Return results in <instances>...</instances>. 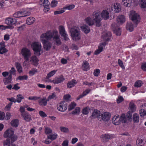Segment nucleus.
I'll use <instances>...</instances> for the list:
<instances>
[{"label": "nucleus", "mask_w": 146, "mask_h": 146, "mask_svg": "<svg viewBox=\"0 0 146 146\" xmlns=\"http://www.w3.org/2000/svg\"><path fill=\"white\" fill-rule=\"evenodd\" d=\"M100 14L99 11H94L93 14V20L90 17H88L85 19L86 23L90 26L95 23L96 26L100 27L101 25Z\"/></svg>", "instance_id": "nucleus-1"}, {"label": "nucleus", "mask_w": 146, "mask_h": 146, "mask_svg": "<svg viewBox=\"0 0 146 146\" xmlns=\"http://www.w3.org/2000/svg\"><path fill=\"white\" fill-rule=\"evenodd\" d=\"M52 38V35L50 33V31L43 33L40 36V40L43 43L44 48L46 50H49L51 48L52 44L48 41Z\"/></svg>", "instance_id": "nucleus-2"}, {"label": "nucleus", "mask_w": 146, "mask_h": 146, "mask_svg": "<svg viewBox=\"0 0 146 146\" xmlns=\"http://www.w3.org/2000/svg\"><path fill=\"white\" fill-rule=\"evenodd\" d=\"M70 31L73 40L76 41L80 39V31L78 27H73L71 29Z\"/></svg>", "instance_id": "nucleus-3"}, {"label": "nucleus", "mask_w": 146, "mask_h": 146, "mask_svg": "<svg viewBox=\"0 0 146 146\" xmlns=\"http://www.w3.org/2000/svg\"><path fill=\"white\" fill-rule=\"evenodd\" d=\"M119 116L115 115L112 118V122L114 125H118L121 122L122 123H125L127 122L126 117L124 114H122L120 117L118 119Z\"/></svg>", "instance_id": "nucleus-4"}, {"label": "nucleus", "mask_w": 146, "mask_h": 146, "mask_svg": "<svg viewBox=\"0 0 146 146\" xmlns=\"http://www.w3.org/2000/svg\"><path fill=\"white\" fill-rule=\"evenodd\" d=\"M130 17L133 23L135 24V27H136L140 21V15L135 11H132L130 12Z\"/></svg>", "instance_id": "nucleus-5"}, {"label": "nucleus", "mask_w": 146, "mask_h": 146, "mask_svg": "<svg viewBox=\"0 0 146 146\" xmlns=\"http://www.w3.org/2000/svg\"><path fill=\"white\" fill-rule=\"evenodd\" d=\"M21 53L25 61L24 63L27 62L29 60V58L31 56V53L30 50L26 48H23L21 50Z\"/></svg>", "instance_id": "nucleus-6"}, {"label": "nucleus", "mask_w": 146, "mask_h": 146, "mask_svg": "<svg viewBox=\"0 0 146 146\" xmlns=\"http://www.w3.org/2000/svg\"><path fill=\"white\" fill-rule=\"evenodd\" d=\"M31 46L35 52V54L37 56L40 55L41 48L40 44L38 42H34L32 44Z\"/></svg>", "instance_id": "nucleus-7"}, {"label": "nucleus", "mask_w": 146, "mask_h": 146, "mask_svg": "<svg viewBox=\"0 0 146 146\" xmlns=\"http://www.w3.org/2000/svg\"><path fill=\"white\" fill-rule=\"evenodd\" d=\"M15 130V129L12 127L10 128V144L12 143L17 139V136L14 134Z\"/></svg>", "instance_id": "nucleus-8"}, {"label": "nucleus", "mask_w": 146, "mask_h": 146, "mask_svg": "<svg viewBox=\"0 0 146 146\" xmlns=\"http://www.w3.org/2000/svg\"><path fill=\"white\" fill-rule=\"evenodd\" d=\"M50 33L52 35V38H53L56 44L57 45L61 44V42L59 36L58 35V32L57 31H54L52 32H50Z\"/></svg>", "instance_id": "nucleus-9"}, {"label": "nucleus", "mask_w": 146, "mask_h": 146, "mask_svg": "<svg viewBox=\"0 0 146 146\" xmlns=\"http://www.w3.org/2000/svg\"><path fill=\"white\" fill-rule=\"evenodd\" d=\"M67 107L66 102L65 101H63L61 102L59 104H58L57 108L58 111L61 112H64L66 110Z\"/></svg>", "instance_id": "nucleus-10"}, {"label": "nucleus", "mask_w": 146, "mask_h": 146, "mask_svg": "<svg viewBox=\"0 0 146 146\" xmlns=\"http://www.w3.org/2000/svg\"><path fill=\"white\" fill-rule=\"evenodd\" d=\"M59 31L61 36L63 37L64 39L66 41L69 39L68 37V35L66 33L64 27L63 26H59Z\"/></svg>", "instance_id": "nucleus-11"}, {"label": "nucleus", "mask_w": 146, "mask_h": 146, "mask_svg": "<svg viewBox=\"0 0 146 146\" xmlns=\"http://www.w3.org/2000/svg\"><path fill=\"white\" fill-rule=\"evenodd\" d=\"M111 26L114 33L117 36H120L121 35V31L120 28L119 27L118 25L115 23H113L112 24Z\"/></svg>", "instance_id": "nucleus-12"}, {"label": "nucleus", "mask_w": 146, "mask_h": 146, "mask_svg": "<svg viewBox=\"0 0 146 146\" xmlns=\"http://www.w3.org/2000/svg\"><path fill=\"white\" fill-rule=\"evenodd\" d=\"M3 137L4 138L7 139L3 142L4 145V146L6 145L9 146V128H8L5 131L3 134Z\"/></svg>", "instance_id": "nucleus-13"}, {"label": "nucleus", "mask_w": 146, "mask_h": 146, "mask_svg": "<svg viewBox=\"0 0 146 146\" xmlns=\"http://www.w3.org/2000/svg\"><path fill=\"white\" fill-rule=\"evenodd\" d=\"M64 80V77L62 75H61L58 77H56L54 80L51 81L50 80H48V81L53 82L54 84H58L62 82Z\"/></svg>", "instance_id": "nucleus-14"}, {"label": "nucleus", "mask_w": 146, "mask_h": 146, "mask_svg": "<svg viewBox=\"0 0 146 146\" xmlns=\"http://www.w3.org/2000/svg\"><path fill=\"white\" fill-rule=\"evenodd\" d=\"M101 114L100 111L97 110H94L90 117L92 119L97 118L98 119H100ZM101 120L100 119V120Z\"/></svg>", "instance_id": "nucleus-15"}, {"label": "nucleus", "mask_w": 146, "mask_h": 146, "mask_svg": "<svg viewBox=\"0 0 146 146\" xmlns=\"http://www.w3.org/2000/svg\"><path fill=\"white\" fill-rule=\"evenodd\" d=\"M111 34L110 32H108L105 33L103 34L102 37L105 41L104 42H106L107 44V42L110 40L111 38Z\"/></svg>", "instance_id": "nucleus-16"}, {"label": "nucleus", "mask_w": 146, "mask_h": 146, "mask_svg": "<svg viewBox=\"0 0 146 146\" xmlns=\"http://www.w3.org/2000/svg\"><path fill=\"white\" fill-rule=\"evenodd\" d=\"M101 119L105 121H107L110 119V115L108 112H105L104 113L101 114Z\"/></svg>", "instance_id": "nucleus-17"}, {"label": "nucleus", "mask_w": 146, "mask_h": 146, "mask_svg": "<svg viewBox=\"0 0 146 146\" xmlns=\"http://www.w3.org/2000/svg\"><path fill=\"white\" fill-rule=\"evenodd\" d=\"M117 23L116 24L118 25L119 24H122L124 23L125 22V19L123 15H121L117 17Z\"/></svg>", "instance_id": "nucleus-18"}, {"label": "nucleus", "mask_w": 146, "mask_h": 146, "mask_svg": "<svg viewBox=\"0 0 146 146\" xmlns=\"http://www.w3.org/2000/svg\"><path fill=\"white\" fill-rule=\"evenodd\" d=\"M107 44L106 42H104L100 44L99 46L98 47V48L94 52V54L96 55L100 53L102 50L103 46Z\"/></svg>", "instance_id": "nucleus-19"}, {"label": "nucleus", "mask_w": 146, "mask_h": 146, "mask_svg": "<svg viewBox=\"0 0 146 146\" xmlns=\"http://www.w3.org/2000/svg\"><path fill=\"white\" fill-rule=\"evenodd\" d=\"M102 17L105 20H107L109 18V15L108 12L106 10H103L102 13L100 11Z\"/></svg>", "instance_id": "nucleus-20"}, {"label": "nucleus", "mask_w": 146, "mask_h": 146, "mask_svg": "<svg viewBox=\"0 0 146 146\" xmlns=\"http://www.w3.org/2000/svg\"><path fill=\"white\" fill-rule=\"evenodd\" d=\"M38 60L35 56H33L31 57L30 61L31 63L35 66H37L38 64Z\"/></svg>", "instance_id": "nucleus-21"}, {"label": "nucleus", "mask_w": 146, "mask_h": 146, "mask_svg": "<svg viewBox=\"0 0 146 146\" xmlns=\"http://www.w3.org/2000/svg\"><path fill=\"white\" fill-rule=\"evenodd\" d=\"M135 24L133 25L131 22H128L126 25V29L130 32H132L134 28L135 27Z\"/></svg>", "instance_id": "nucleus-22"}, {"label": "nucleus", "mask_w": 146, "mask_h": 146, "mask_svg": "<svg viewBox=\"0 0 146 146\" xmlns=\"http://www.w3.org/2000/svg\"><path fill=\"white\" fill-rule=\"evenodd\" d=\"M17 21L15 19H13L10 18V29H13L16 26Z\"/></svg>", "instance_id": "nucleus-23"}, {"label": "nucleus", "mask_w": 146, "mask_h": 146, "mask_svg": "<svg viewBox=\"0 0 146 146\" xmlns=\"http://www.w3.org/2000/svg\"><path fill=\"white\" fill-rule=\"evenodd\" d=\"M10 123L12 127L17 128L19 124V121L17 119H14L11 121Z\"/></svg>", "instance_id": "nucleus-24"}, {"label": "nucleus", "mask_w": 146, "mask_h": 146, "mask_svg": "<svg viewBox=\"0 0 146 146\" xmlns=\"http://www.w3.org/2000/svg\"><path fill=\"white\" fill-rule=\"evenodd\" d=\"M22 116L24 119L27 122H29L31 120V115L27 113L21 114Z\"/></svg>", "instance_id": "nucleus-25"}, {"label": "nucleus", "mask_w": 146, "mask_h": 146, "mask_svg": "<svg viewBox=\"0 0 146 146\" xmlns=\"http://www.w3.org/2000/svg\"><path fill=\"white\" fill-rule=\"evenodd\" d=\"M132 0H122L121 4L124 6L130 7L132 3Z\"/></svg>", "instance_id": "nucleus-26"}, {"label": "nucleus", "mask_w": 146, "mask_h": 146, "mask_svg": "<svg viewBox=\"0 0 146 146\" xmlns=\"http://www.w3.org/2000/svg\"><path fill=\"white\" fill-rule=\"evenodd\" d=\"M82 67L84 70H87L90 69L89 63L86 61H84L82 65Z\"/></svg>", "instance_id": "nucleus-27"}, {"label": "nucleus", "mask_w": 146, "mask_h": 146, "mask_svg": "<svg viewBox=\"0 0 146 146\" xmlns=\"http://www.w3.org/2000/svg\"><path fill=\"white\" fill-rule=\"evenodd\" d=\"M113 11L115 13H119L121 10V7L120 4L118 3L115 4L114 5Z\"/></svg>", "instance_id": "nucleus-28"}, {"label": "nucleus", "mask_w": 146, "mask_h": 146, "mask_svg": "<svg viewBox=\"0 0 146 146\" xmlns=\"http://www.w3.org/2000/svg\"><path fill=\"white\" fill-rule=\"evenodd\" d=\"M77 83L76 81L74 79L69 81L67 84V87L68 88H71L74 86Z\"/></svg>", "instance_id": "nucleus-29"}, {"label": "nucleus", "mask_w": 146, "mask_h": 146, "mask_svg": "<svg viewBox=\"0 0 146 146\" xmlns=\"http://www.w3.org/2000/svg\"><path fill=\"white\" fill-rule=\"evenodd\" d=\"M47 100L46 98H41L38 101L39 105L41 106H46L47 103Z\"/></svg>", "instance_id": "nucleus-30"}, {"label": "nucleus", "mask_w": 146, "mask_h": 146, "mask_svg": "<svg viewBox=\"0 0 146 146\" xmlns=\"http://www.w3.org/2000/svg\"><path fill=\"white\" fill-rule=\"evenodd\" d=\"M81 28L82 31L86 34L89 33L90 31V28L86 25H84L82 26Z\"/></svg>", "instance_id": "nucleus-31"}, {"label": "nucleus", "mask_w": 146, "mask_h": 146, "mask_svg": "<svg viewBox=\"0 0 146 146\" xmlns=\"http://www.w3.org/2000/svg\"><path fill=\"white\" fill-rule=\"evenodd\" d=\"M35 19L32 17H30L28 18L26 20V23L29 25H31L35 22Z\"/></svg>", "instance_id": "nucleus-32"}, {"label": "nucleus", "mask_w": 146, "mask_h": 146, "mask_svg": "<svg viewBox=\"0 0 146 146\" xmlns=\"http://www.w3.org/2000/svg\"><path fill=\"white\" fill-rule=\"evenodd\" d=\"M5 44L0 45V54H3L8 51V50L5 48Z\"/></svg>", "instance_id": "nucleus-33"}, {"label": "nucleus", "mask_w": 146, "mask_h": 146, "mask_svg": "<svg viewBox=\"0 0 146 146\" xmlns=\"http://www.w3.org/2000/svg\"><path fill=\"white\" fill-rule=\"evenodd\" d=\"M91 90L90 89H87L84 91L82 94L80 95L79 97L77 99V100H79L80 98H82L84 96H86V94H88L90 92Z\"/></svg>", "instance_id": "nucleus-34"}, {"label": "nucleus", "mask_w": 146, "mask_h": 146, "mask_svg": "<svg viewBox=\"0 0 146 146\" xmlns=\"http://www.w3.org/2000/svg\"><path fill=\"white\" fill-rule=\"evenodd\" d=\"M129 108L130 111L132 112H134L136 110L135 106L132 102H130L129 105Z\"/></svg>", "instance_id": "nucleus-35"}, {"label": "nucleus", "mask_w": 146, "mask_h": 146, "mask_svg": "<svg viewBox=\"0 0 146 146\" xmlns=\"http://www.w3.org/2000/svg\"><path fill=\"white\" fill-rule=\"evenodd\" d=\"M13 16L15 18L20 17H23V11H18L15 13Z\"/></svg>", "instance_id": "nucleus-36"}, {"label": "nucleus", "mask_w": 146, "mask_h": 146, "mask_svg": "<svg viewBox=\"0 0 146 146\" xmlns=\"http://www.w3.org/2000/svg\"><path fill=\"white\" fill-rule=\"evenodd\" d=\"M139 3L141 8H146V0H140Z\"/></svg>", "instance_id": "nucleus-37"}, {"label": "nucleus", "mask_w": 146, "mask_h": 146, "mask_svg": "<svg viewBox=\"0 0 146 146\" xmlns=\"http://www.w3.org/2000/svg\"><path fill=\"white\" fill-rule=\"evenodd\" d=\"M57 134L54 133L48 136L47 138L50 139L52 141L55 139L57 137Z\"/></svg>", "instance_id": "nucleus-38"}, {"label": "nucleus", "mask_w": 146, "mask_h": 146, "mask_svg": "<svg viewBox=\"0 0 146 146\" xmlns=\"http://www.w3.org/2000/svg\"><path fill=\"white\" fill-rule=\"evenodd\" d=\"M102 140L103 142L108 141L109 139H111V136L109 135H102Z\"/></svg>", "instance_id": "nucleus-39"}, {"label": "nucleus", "mask_w": 146, "mask_h": 146, "mask_svg": "<svg viewBox=\"0 0 146 146\" xmlns=\"http://www.w3.org/2000/svg\"><path fill=\"white\" fill-rule=\"evenodd\" d=\"M15 66L17 71L20 73L22 72V68L21 64L18 62L16 63Z\"/></svg>", "instance_id": "nucleus-40"}, {"label": "nucleus", "mask_w": 146, "mask_h": 146, "mask_svg": "<svg viewBox=\"0 0 146 146\" xmlns=\"http://www.w3.org/2000/svg\"><path fill=\"white\" fill-rule=\"evenodd\" d=\"M133 120L135 122L138 123L139 120V116L137 113H135L133 115Z\"/></svg>", "instance_id": "nucleus-41"}, {"label": "nucleus", "mask_w": 146, "mask_h": 146, "mask_svg": "<svg viewBox=\"0 0 146 146\" xmlns=\"http://www.w3.org/2000/svg\"><path fill=\"white\" fill-rule=\"evenodd\" d=\"M56 70H53L50 72L48 73L46 77V78L47 79H48L50 77L53 76L56 73Z\"/></svg>", "instance_id": "nucleus-42"}, {"label": "nucleus", "mask_w": 146, "mask_h": 146, "mask_svg": "<svg viewBox=\"0 0 146 146\" xmlns=\"http://www.w3.org/2000/svg\"><path fill=\"white\" fill-rule=\"evenodd\" d=\"M45 133L46 135H49L52 132V130L47 127H45Z\"/></svg>", "instance_id": "nucleus-43"}, {"label": "nucleus", "mask_w": 146, "mask_h": 146, "mask_svg": "<svg viewBox=\"0 0 146 146\" xmlns=\"http://www.w3.org/2000/svg\"><path fill=\"white\" fill-rule=\"evenodd\" d=\"M76 104L74 102H72L69 105L68 110L70 111L73 109L76 106Z\"/></svg>", "instance_id": "nucleus-44"}, {"label": "nucleus", "mask_w": 146, "mask_h": 146, "mask_svg": "<svg viewBox=\"0 0 146 146\" xmlns=\"http://www.w3.org/2000/svg\"><path fill=\"white\" fill-rule=\"evenodd\" d=\"M143 141L142 139L139 138L136 141V144L138 145H139V146H141V145L144 146H143Z\"/></svg>", "instance_id": "nucleus-45"}, {"label": "nucleus", "mask_w": 146, "mask_h": 146, "mask_svg": "<svg viewBox=\"0 0 146 146\" xmlns=\"http://www.w3.org/2000/svg\"><path fill=\"white\" fill-rule=\"evenodd\" d=\"M28 77L27 76L25 75L23 76H19L17 78V80H27V79Z\"/></svg>", "instance_id": "nucleus-46"}, {"label": "nucleus", "mask_w": 146, "mask_h": 146, "mask_svg": "<svg viewBox=\"0 0 146 146\" xmlns=\"http://www.w3.org/2000/svg\"><path fill=\"white\" fill-rule=\"evenodd\" d=\"M89 109L88 107H86L84 108L82 111V113L85 115H86L89 113Z\"/></svg>", "instance_id": "nucleus-47"}, {"label": "nucleus", "mask_w": 146, "mask_h": 146, "mask_svg": "<svg viewBox=\"0 0 146 146\" xmlns=\"http://www.w3.org/2000/svg\"><path fill=\"white\" fill-rule=\"evenodd\" d=\"M60 131L62 132L67 133L69 131V129L64 127H60Z\"/></svg>", "instance_id": "nucleus-48"}, {"label": "nucleus", "mask_w": 146, "mask_h": 146, "mask_svg": "<svg viewBox=\"0 0 146 146\" xmlns=\"http://www.w3.org/2000/svg\"><path fill=\"white\" fill-rule=\"evenodd\" d=\"M16 71L14 67L11 68V70H10V80L11 78V75H15Z\"/></svg>", "instance_id": "nucleus-49"}, {"label": "nucleus", "mask_w": 146, "mask_h": 146, "mask_svg": "<svg viewBox=\"0 0 146 146\" xmlns=\"http://www.w3.org/2000/svg\"><path fill=\"white\" fill-rule=\"evenodd\" d=\"M133 112L129 111L127 114L126 117L128 120L132 119V113Z\"/></svg>", "instance_id": "nucleus-50"}, {"label": "nucleus", "mask_w": 146, "mask_h": 146, "mask_svg": "<svg viewBox=\"0 0 146 146\" xmlns=\"http://www.w3.org/2000/svg\"><path fill=\"white\" fill-rule=\"evenodd\" d=\"M24 97L21 94L18 95L17 97V101L19 103H20L22 99Z\"/></svg>", "instance_id": "nucleus-51"}, {"label": "nucleus", "mask_w": 146, "mask_h": 146, "mask_svg": "<svg viewBox=\"0 0 146 146\" xmlns=\"http://www.w3.org/2000/svg\"><path fill=\"white\" fill-rule=\"evenodd\" d=\"M142 82L141 81L138 80L136 81L134 84V86L135 87H138L141 86H142Z\"/></svg>", "instance_id": "nucleus-52"}, {"label": "nucleus", "mask_w": 146, "mask_h": 146, "mask_svg": "<svg viewBox=\"0 0 146 146\" xmlns=\"http://www.w3.org/2000/svg\"><path fill=\"white\" fill-rule=\"evenodd\" d=\"M80 111V108L79 107H76L74 110L72 111V114H75L79 113Z\"/></svg>", "instance_id": "nucleus-53"}, {"label": "nucleus", "mask_w": 146, "mask_h": 146, "mask_svg": "<svg viewBox=\"0 0 146 146\" xmlns=\"http://www.w3.org/2000/svg\"><path fill=\"white\" fill-rule=\"evenodd\" d=\"M118 63L119 65L123 69H125V67L123 65L122 61L120 59H118Z\"/></svg>", "instance_id": "nucleus-54"}, {"label": "nucleus", "mask_w": 146, "mask_h": 146, "mask_svg": "<svg viewBox=\"0 0 146 146\" xmlns=\"http://www.w3.org/2000/svg\"><path fill=\"white\" fill-rule=\"evenodd\" d=\"M40 97L37 96H29V97L28 99L29 100L36 101L40 98Z\"/></svg>", "instance_id": "nucleus-55"}, {"label": "nucleus", "mask_w": 146, "mask_h": 146, "mask_svg": "<svg viewBox=\"0 0 146 146\" xmlns=\"http://www.w3.org/2000/svg\"><path fill=\"white\" fill-rule=\"evenodd\" d=\"M5 113L3 111H0V120H3L5 117Z\"/></svg>", "instance_id": "nucleus-56"}, {"label": "nucleus", "mask_w": 146, "mask_h": 146, "mask_svg": "<svg viewBox=\"0 0 146 146\" xmlns=\"http://www.w3.org/2000/svg\"><path fill=\"white\" fill-rule=\"evenodd\" d=\"M140 114L141 116H144L146 115V111L143 109H141L140 111Z\"/></svg>", "instance_id": "nucleus-57"}, {"label": "nucleus", "mask_w": 146, "mask_h": 146, "mask_svg": "<svg viewBox=\"0 0 146 146\" xmlns=\"http://www.w3.org/2000/svg\"><path fill=\"white\" fill-rule=\"evenodd\" d=\"M57 4V1H53L51 3L50 6L52 7H55Z\"/></svg>", "instance_id": "nucleus-58"}, {"label": "nucleus", "mask_w": 146, "mask_h": 146, "mask_svg": "<svg viewBox=\"0 0 146 146\" xmlns=\"http://www.w3.org/2000/svg\"><path fill=\"white\" fill-rule=\"evenodd\" d=\"M39 114L40 116L42 117H44L47 116L46 114L44 112L42 111H40L39 112Z\"/></svg>", "instance_id": "nucleus-59"}, {"label": "nucleus", "mask_w": 146, "mask_h": 146, "mask_svg": "<svg viewBox=\"0 0 146 146\" xmlns=\"http://www.w3.org/2000/svg\"><path fill=\"white\" fill-rule=\"evenodd\" d=\"M3 81L5 85L9 83V76L8 78H4Z\"/></svg>", "instance_id": "nucleus-60"}, {"label": "nucleus", "mask_w": 146, "mask_h": 146, "mask_svg": "<svg viewBox=\"0 0 146 146\" xmlns=\"http://www.w3.org/2000/svg\"><path fill=\"white\" fill-rule=\"evenodd\" d=\"M123 101V98L121 96H118V98L117 100V103L118 104L120 103Z\"/></svg>", "instance_id": "nucleus-61"}, {"label": "nucleus", "mask_w": 146, "mask_h": 146, "mask_svg": "<svg viewBox=\"0 0 146 146\" xmlns=\"http://www.w3.org/2000/svg\"><path fill=\"white\" fill-rule=\"evenodd\" d=\"M100 71L99 69H96L94 70V76H98L100 73Z\"/></svg>", "instance_id": "nucleus-62"}, {"label": "nucleus", "mask_w": 146, "mask_h": 146, "mask_svg": "<svg viewBox=\"0 0 146 146\" xmlns=\"http://www.w3.org/2000/svg\"><path fill=\"white\" fill-rule=\"evenodd\" d=\"M44 11L45 12H47L49 9V5H44Z\"/></svg>", "instance_id": "nucleus-63"}, {"label": "nucleus", "mask_w": 146, "mask_h": 146, "mask_svg": "<svg viewBox=\"0 0 146 146\" xmlns=\"http://www.w3.org/2000/svg\"><path fill=\"white\" fill-rule=\"evenodd\" d=\"M56 96L54 93L52 94L51 95H50L47 99V101H49L50 100L55 98Z\"/></svg>", "instance_id": "nucleus-64"}]
</instances>
